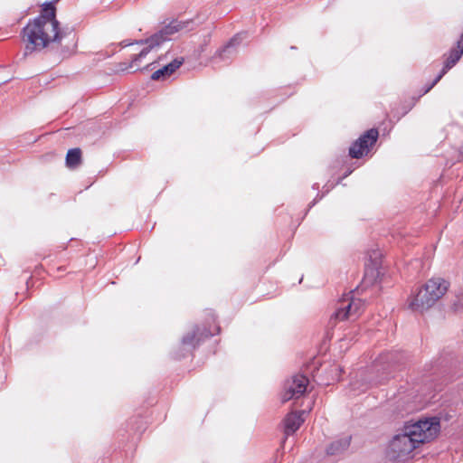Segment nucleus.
Returning a JSON list of instances; mask_svg holds the SVG:
<instances>
[{"label":"nucleus","instance_id":"9d476101","mask_svg":"<svg viewBox=\"0 0 463 463\" xmlns=\"http://www.w3.org/2000/svg\"><path fill=\"white\" fill-rule=\"evenodd\" d=\"M183 63V59L178 60L175 59L169 64L164 66L162 69H159L156 71L152 76L151 79L154 80H158L160 79H164L166 76L171 75L175 70H177Z\"/></svg>","mask_w":463,"mask_h":463},{"label":"nucleus","instance_id":"a211bd4d","mask_svg":"<svg viewBox=\"0 0 463 463\" xmlns=\"http://www.w3.org/2000/svg\"><path fill=\"white\" fill-rule=\"evenodd\" d=\"M298 376L304 377V376H306V375H305L304 373H302V374H299Z\"/></svg>","mask_w":463,"mask_h":463},{"label":"nucleus","instance_id":"1a4fd4ad","mask_svg":"<svg viewBox=\"0 0 463 463\" xmlns=\"http://www.w3.org/2000/svg\"><path fill=\"white\" fill-rule=\"evenodd\" d=\"M304 414V411L301 412H292L289 413L285 420V434L287 436L293 434L303 423L304 419L302 418V415Z\"/></svg>","mask_w":463,"mask_h":463},{"label":"nucleus","instance_id":"2eb2a0df","mask_svg":"<svg viewBox=\"0 0 463 463\" xmlns=\"http://www.w3.org/2000/svg\"><path fill=\"white\" fill-rule=\"evenodd\" d=\"M349 385L352 388V392L355 393L356 389H359L361 392H364L366 389L365 378H352V381L349 383Z\"/></svg>","mask_w":463,"mask_h":463},{"label":"nucleus","instance_id":"423d86ee","mask_svg":"<svg viewBox=\"0 0 463 463\" xmlns=\"http://www.w3.org/2000/svg\"><path fill=\"white\" fill-rule=\"evenodd\" d=\"M378 138V131L374 128L367 130L350 147L349 155L354 158H360L367 154L369 147L373 146Z\"/></svg>","mask_w":463,"mask_h":463},{"label":"nucleus","instance_id":"7ed1b4c3","mask_svg":"<svg viewBox=\"0 0 463 463\" xmlns=\"http://www.w3.org/2000/svg\"><path fill=\"white\" fill-rule=\"evenodd\" d=\"M448 288L449 283L445 279L432 278L408 298V307L414 312L422 313L434 306L445 295Z\"/></svg>","mask_w":463,"mask_h":463},{"label":"nucleus","instance_id":"9b49d317","mask_svg":"<svg viewBox=\"0 0 463 463\" xmlns=\"http://www.w3.org/2000/svg\"><path fill=\"white\" fill-rule=\"evenodd\" d=\"M350 445V438L344 437L332 442L326 449L329 455H337L345 451Z\"/></svg>","mask_w":463,"mask_h":463},{"label":"nucleus","instance_id":"0eeeda50","mask_svg":"<svg viewBox=\"0 0 463 463\" xmlns=\"http://www.w3.org/2000/svg\"><path fill=\"white\" fill-rule=\"evenodd\" d=\"M308 378H289L285 384V391L282 395L283 402L291 399H298L307 392Z\"/></svg>","mask_w":463,"mask_h":463},{"label":"nucleus","instance_id":"f8f14e48","mask_svg":"<svg viewBox=\"0 0 463 463\" xmlns=\"http://www.w3.org/2000/svg\"><path fill=\"white\" fill-rule=\"evenodd\" d=\"M81 162V151L80 148L70 149L66 156V165L69 168H76Z\"/></svg>","mask_w":463,"mask_h":463},{"label":"nucleus","instance_id":"4468645a","mask_svg":"<svg viewBox=\"0 0 463 463\" xmlns=\"http://www.w3.org/2000/svg\"><path fill=\"white\" fill-rule=\"evenodd\" d=\"M398 362V354L397 353H386L384 354H382L378 360V364H392Z\"/></svg>","mask_w":463,"mask_h":463},{"label":"nucleus","instance_id":"f257e3e1","mask_svg":"<svg viewBox=\"0 0 463 463\" xmlns=\"http://www.w3.org/2000/svg\"><path fill=\"white\" fill-rule=\"evenodd\" d=\"M440 431L438 417L424 418L404 425L389 446V456L393 459L408 458L420 445L434 439Z\"/></svg>","mask_w":463,"mask_h":463},{"label":"nucleus","instance_id":"f3484780","mask_svg":"<svg viewBox=\"0 0 463 463\" xmlns=\"http://www.w3.org/2000/svg\"><path fill=\"white\" fill-rule=\"evenodd\" d=\"M332 373H334L335 376H337L342 373H346V372L339 365H336V366H335L334 372Z\"/></svg>","mask_w":463,"mask_h":463},{"label":"nucleus","instance_id":"dca6fc26","mask_svg":"<svg viewBox=\"0 0 463 463\" xmlns=\"http://www.w3.org/2000/svg\"><path fill=\"white\" fill-rule=\"evenodd\" d=\"M196 336V331H193L191 333L186 334L182 340V343L184 346L194 347V341Z\"/></svg>","mask_w":463,"mask_h":463},{"label":"nucleus","instance_id":"ddd939ff","mask_svg":"<svg viewBox=\"0 0 463 463\" xmlns=\"http://www.w3.org/2000/svg\"><path fill=\"white\" fill-rule=\"evenodd\" d=\"M239 43V36L233 37L229 43L224 46L219 52L218 56L222 60L230 58L234 53V47Z\"/></svg>","mask_w":463,"mask_h":463},{"label":"nucleus","instance_id":"f03ea898","mask_svg":"<svg viewBox=\"0 0 463 463\" xmlns=\"http://www.w3.org/2000/svg\"><path fill=\"white\" fill-rule=\"evenodd\" d=\"M55 11L52 3L45 4L41 14L24 28L23 39L26 43V50H42L50 43L61 39Z\"/></svg>","mask_w":463,"mask_h":463},{"label":"nucleus","instance_id":"39448f33","mask_svg":"<svg viewBox=\"0 0 463 463\" xmlns=\"http://www.w3.org/2000/svg\"><path fill=\"white\" fill-rule=\"evenodd\" d=\"M364 303L360 298H355L352 292L341 298L331 316V320L344 321L345 319H355L364 311Z\"/></svg>","mask_w":463,"mask_h":463},{"label":"nucleus","instance_id":"6ab92c4d","mask_svg":"<svg viewBox=\"0 0 463 463\" xmlns=\"http://www.w3.org/2000/svg\"><path fill=\"white\" fill-rule=\"evenodd\" d=\"M461 154L463 155V147H462V149H461Z\"/></svg>","mask_w":463,"mask_h":463},{"label":"nucleus","instance_id":"20e7f679","mask_svg":"<svg viewBox=\"0 0 463 463\" xmlns=\"http://www.w3.org/2000/svg\"><path fill=\"white\" fill-rule=\"evenodd\" d=\"M184 23L173 21L162 30L153 34L146 40L136 42L137 44H146L140 52L132 59L131 68H138L143 58H145L151 51L158 48L164 42L169 39V36L183 30Z\"/></svg>","mask_w":463,"mask_h":463},{"label":"nucleus","instance_id":"6e6552de","mask_svg":"<svg viewBox=\"0 0 463 463\" xmlns=\"http://www.w3.org/2000/svg\"><path fill=\"white\" fill-rule=\"evenodd\" d=\"M463 54V33L461 34L460 39L458 42V49H452L447 57L444 67L441 70L440 73L436 77L433 82L427 88L425 93L430 91L439 80L440 79L447 73V71L451 69L460 59Z\"/></svg>","mask_w":463,"mask_h":463}]
</instances>
